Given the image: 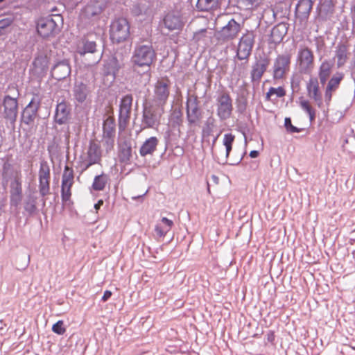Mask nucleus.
Instances as JSON below:
<instances>
[{"label": "nucleus", "instance_id": "cd10ccee", "mask_svg": "<svg viewBox=\"0 0 355 355\" xmlns=\"http://www.w3.org/2000/svg\"><path fill=\"white\" fill-rule=\"evenodd\" d=\"M287 33V28L284 24H279L275 26L271 31L268 39L270 44H279Z\"/></svg>", "mask_w": 355, "mask_h": 355}, {"label": "nucleus", "instance_id": "09e8293b", "mask_svg": "<svg viewBox=\"0 0 355 355\" xmlns=\"http://www.w3.org/2000/svg\"><path fill=\"white\" fill-rule=\"evenodd\" d=\"M214 120L213 119H209L205 124V126L204 127L202 130V134L204 136H209L211 135L213 128L214 127Z\"/></svg>", "mask_w": 355, "mask_h": 355}, {"label": "nucleus", "instance_id": "9d476101", "mask_svg": "<svg viewBox=\"0 0 355 355\" xmlns=\"http://www.w3.org/2000/svg\"><path fill=\"white\" fill-rule=\"evenodd\" d=\"M241 30V24L234 19H231L225 26L216 33L215 37L218 40V43L223 44L225 42L236 38Z\"/></svg>", "mask_w": 355, "mask_h": 355}, {"label": "nucleus", "instance_id": "aec40b11", "mask_svg": "<svg viewBox=\"0 0 355 355\" xmlns=\"http://www.w3.org/2000/svg\"><path fill=\"white\" fill-rule=\"evenodd\" d=\"M51 76L58 80H62L69 76L71 67L67 60H63L54 64L51 71Z\"/></svg>", "mask_w": 355, "mask_h": 355}, {"label": "nucleus", "instance_id": "13d9d810", "mask_svg": "<svg viewBox=\"0 0 355 355\" xmlns=\"http://www.w3.org/2000/svg\"><path fill=\"white\" fill-rule=\"evenodd\" d=\"M315 46L318 51H320L324 46V42L319 37H315Z\"/></svg>", "mask_w": 355, "mask_h": 355}, {"label": "nucleus", "instance_id": "c9c22d12", "mask_svg": "<svg viewBox=\"0 0 355 355\" xmlns=\"http://www.w3.org/2000/svg\"><path fill=\"white\" fill-rule=\"evenodd\" d=\"M344 151L352 157H355V135H349L343 144Z\"/></svg>", "mask_w": 355, "mask_h": 355}, {"label": "nucleus", "instance_id": "a211bd4d", "mask_svg": "<svg viewBox=\"0 0 355 355\" xmlns=\"http://www.w3.org/2000/svg\"><path fill=\"white\" fill-rule=\"evenodd\" d=\"M320 80L318 78L311 77L306 83V91L309 97L314 100L318 107L322 105V93L320 90Z\"/></svg>", "mask_w": 355, "mask_h": 355}, {"label": "nucleus", "instance_id": "7ed1b4c3", "mask_svg": "<svg viewBox=\"0 0 355 355\" xmlns=\"http://www.w3.org/2000/svg\"><path fill=\"white\" fill-rule=\"evenodd\" d=\"M164 113V107L155 104L145 105L142 112L141 129H157L161 123V119Z\"/></svg>", "mask_w": 355, "mask_h": 355}, {"label": "nucleus", "instance_id": "338daca9", "mask_svg": "<svg viewBox=\"0 0 355 355\" xmlns=\"http://www.w3.org/2000/svg\"><path fill=\"white\" fill-rule=\"evenodd\" d=\"M225 146L226 148V157H228V156L232 150V146Z\"/></svg>", "mask_w": 355, "mask_h": 355}, {"label": "nucleus", "instance_id": "423d86ee", "mask_svg": "<svg viewBox=\"0 0 355 355\" xmlns=\"http://www.w3.org/2000/svg\"><path fill=\"white\" fill-rule=\"evenodd\" d=\"M130 36V24L123 17L115 19L112 21L110 28V40L114 43L125 41Z\"/></svg>", "mask_w": 355, "mask_h": 355}, {"label": "nucleus", "instance_id": "f704fd0d", "mask_svg": "<svg viewBox=\"0 0 355 355\" xmlns=\"http://www.w3.org/2000/svg\"><path fill=\"white\" fill-rule=\"evenodd\" d=\"M96 51V44L95 42L85 40L83 42V46L78 47L77 53L83 56L86 53H94Z\"/></svg>", "mask_w": 355, "mask_h": 355}, {"label": "nucleus", "instance_id": "bf43d9fd", "mask_svg": "<svg viewBox=\"0 0 355 355\" xmlns=\"http://www.w3.org/2000/svg\"><path fill=\"white\" fill-rule=\"evenodd\" d=\"M266 339L268 343H273L275 339V336L273 331L270 330L267 332Z\"/></svg>", "mask_w": 355, "mask_h": 355}, {"label": "nucleus", "instance_id": "a19ab883", "mask_svg": "<svg viewBox=\"0 0 355 355\" xmlns=\"http://www.w3.org/2000/svg\"><path fill=\"white\" fill-rule=\"evenodd\" d=\"M50 181L51 180L38 179V191L44 198L51 193Z\"/></svg>", "mask_w": 355, "mask_h": 355}, {"label": "nucleus", "instance_id": "774afa93", "mask_svg": "<svg viewBox=\"0 0 355 355\" xmlns=\"http://www.w3.org/2000/svg\"><path fill=\"white\" fill-rule=\"evenodd\" d=\"M206 33V30L203 29L202 30L200 33H196L195 34V37L197 38L198 40L199 39L198 36L201 34H204Z\"/></svg>", "mask_w": 355, "mask_h": 355}, {"label": "nucleus", "instance_id": "3c124183", "mask_svg": "<svg viewBox=\"0 0 355 355\" xmlns=\"http://www.w3.org/2000/svg\"><path fill=\"white\" fill-rule=\"evenodd\" d=\"M71 189L61 187V199L63 203L67 204L70 201L71 196Z\"/></svg>", "mask_w": 355, "mask_h": 355}, {"label": "nucleus", "instance_id": "f03ea898", "mask_svg": "<svg viewBox=\"0 0 355 355\" xmlns=\"http://www.w3.org/2000/svg\"><path fill=\"white\" fill-rule=\"evenodd\" d=\"M171 82L168 77L159 78L153 85L152 102L164 107L171 94Z\"/></svg>", "mask_w": 355, "mask_h": 355}, {"label": "nucleus", "instance_id": "9b49d317", "mask_svg": "<svg viewBox=\"0 0 355 355\" xmlns=\"http://www.w3.org/2000/svg\"><path fill=\"white\" fill-rule=\"evenodd\" d=\"M36 28L37 33L43 38L54 37L59 31L58 25L52 16L39 19Z\"/></svg>", "mask_w": 355, "mask_h": 355}, {"label": "nucleus", "instance_id": "6e6552de", "mask_svg": "<svg viewBox=\"0 0 355 355\" xmlns=\"http://www.w3.org/2000/svg\"><path fill=\"white\" fill-rule=\"evenodd\" d=\"M199 101L196 94L188 93L186 102L187 120L189 125H197L202 117Z\"/></svg>", "mask_w": 355, "mask_h": 355}, {"label": "nucleus", "instance_id": "0e129e2a", "mask_svg": "<svg viewBox=\"0 0 355 355\" xmlns=\"http://www.w3.org/2000/svg\"><path fill=\"white\" fill-rule=\"evenodd\" d=\"M259 151L257 150H252L250 153V156L252 157V158H256L259 156Z\"/></svg>", "mask_w": 355, "mask_h": 355}, {"label": "nucleus", "instance_id": "680f3d73", "mask_svg": "<svg viewBox=\"0 0 355 355\" xmlns=\"http://www.w3.org/2000/svg\"><path fill=\"white\" fill-rule=\"evenodd\" d=\"M300 79L296 78H295V77H293V78H291V85H292V87H298V86H299V85H300Z\"/></svg>", "mask_w": 355, "mask_h": 355}, {"label": "nucleus", "instance_id": "f257e3e1", "mask_svg": "<svg viewBox=\"0 0 355 355\" xmlns=\"http://www.w3.org/2000/svg\"><path fill=\"white\" fill-rule=\"evenodd\" d=\"M156 59V53L150 43L137 44L130 59L134 66L139 67H150Z\"/></svg>", "mask_w": 355, "mask_h": 355}, {"label": "nucleus", "instance_id": "79ce46f5", "mask_svg": "<svg viewBox=\"0 0 355 355\" xmlns=\"http://www.w3.org/2000/svg\"><path fill=\"white\" fill-rule=\"evenodd\" d=\"M182 121V112L180 109L173 110L170 116V122L173 127H180Z\"/></svg>", "mask_w": 355, "mask_h": 355}, {"label": "nucleus", "instance_id": "473e14b6", "mask_svg": "<svg viewBox=\"0 0 355 355\" xmlns=\"http://www.w3.org/2000/svg\"><path fill=\"white\" fill-rule=\"evenodd\" d=\"M115 121L112 117H107L103 122V136L106 137H115Z\"/></svg>", "mask_w": 355, "mask_h": 355}, {"label": "nucleus", "instance_id": "0eeeda50", "mask_svg": "<svg viewBox=\"0 0 355 355\" xmlns=\"http://www.w3.org/2000/svg\"><path fill=\"white\" fill-rule=\"evenodd\" d=\"M292 55L284 53L278 55L272 65V78L275 80L284 79L290 70Z\"/></svg>", "mask_w": 355, "mask_h": 355}, {"label": "nucleus", "instance_id": "f3484780", "mask_svg": "<svg viewBox=\"0 0 355 355\" xmlns=\"http://www.w3.org/2000/svg\"><path fill=\"white\" fill-rule=\"evenodd\" d=\"M91 92L89 85L83 81H76L72 89L74 100L80 104L86 101Z\"/></svg>", "mask_w": 355, "mask_h": 355}, {"label": "nucleus", "instance_id": "4be33fe9", "mask_svg": "<svg viewBox=\"0 0 355 355\" xmlns=\"http://www.w3.org/2000/svg\"><path fill=\"white\" fill-rule=\"evenodd\" d=\"M164 26L169 31L181 30L184 26V22L181 15L176 12H168L164 18Z\"/></svg>", "mask_w": 355, "mask_h": 355}, {"label": "nucleus", "instance_id": "5fc2aeb1", "mask_svg": "<svg viewBox=\"0 0 355 355\" xmlns=\"http://www.w3.org/2000/svg\"><path fill=\"white\" fill-rule=\"evenodd\" d=\"M235 136L231 133L225 134L223 137L224 146H232Z\"/></svg>", "mask_w": 355, "mask_h": 355}, {"label": "nucleus", "instance_id": "dca6fc26", "mask_svg": "<svg viewBox=\"0 0 355 355\" xmlns=\"http://www.w3.org/2000/svg\"><path fill=\"white\" fill-rule=\"evenodd\" d=\"M49 57L45 53H40L33 62V72L37 76H44L49 70Z\"/></svg>", "mask_w": 355, "mask_h": 355}, {"label": "nucleus", "instance_id": "e433bc0d", "mask_svg": "<svg viewBox=\"0 0 355 355\" xmlns=\"http://www.w3.org/2000/svg\"><path fill=\"white\" fill-rule=\"evenodd\" d=\"M38 179L51 180V169L48 162L42 159L40 162V168L38 171Z\"/></svg>", "mask_w": 355, "mask_h": 355}, {"label": "nucleus", "instance_id": "4468645a", "mask_svg": "<svg viewBox=\"0 0 355 355\" xmlns=\"http://www.w3.org/2000/svg\"><path fill=\"white\" fill-rule=\"evenodd\" d=\"M3 116L4 118L14 125L16 122L18 114L17 98L6 95L3 100Z\"/></svg>", "mask_w": 355, "mask_h": 355}, {"label": "nucleus", "instance_id": "72a5a7b5", "mask_svg": "<svg viewBox=\"0 0 355 355\" xmlns=\"http://www.w3.org/2000/svg\"><path fill=\"white\" fill-rule=\"evenodd\" d=\"M108 180V175L103 173L101 175H96L92 184V188L96 191H103L105 189Z\"/></svg>", "mask_w": 355, "mask_h": 355}, {"label": "nucleus", "instance_id": "ea45409f", "mask_svg": "<svg viewBox=\"0 0 355 355\" xmlns=\"http://www.w3.org/2000/svg\"><path fill=\"white\" fill-rule=\"evenodd\" d=\"M299 103L300 107L309 114L310 121H313L315 118V112L311 107L309 101L303 98H300Z\"/></svg>", "mask_w": 355, "mask_h": 355}, {"label": "nucleus", "instance_id": "a18cd8bd", "mask_svg": "<svg viewBox=\"0 0 355 355\" xmlns=\"http://www.w3.org/2000/svg\"><path fill=\"white\" fill-rule=\"evenodd\" d=\"M248 106V100L245 97H241L236 100V107L238 113L245 114Z\"/></svg>", "mask_w": 355, "mask_h": 355}, {"label": "nucleus", "instance_id": "393cba45", "mask_svg": "<svg viewBox=\"0 0 355 355\" xmlns=\"http://www.w3.org/2000/svg\"><path fill=\"white\" fill-rule=\"evenodd\" d=\"M121 66L122 63L117 57L112 55L105 60V63L103 64L104 73L106 76L113 75L115 76Z\"/></svg>", "mask_w": 355, "mask_h": 355}, {"label": "nucleus", "instance_id": "58836bf2", "mask_svg": "<svg viewBox=\"0 0 355 355\" xmlns=\"http://www.w3.org/2000/svg\"><path fill=\"white\" fill-rule=\"evenodd\" d=\"M218 6V0H198L196 7L201 11H208Z\"/></svg>", "mask_w": 355, "mask_h": 355}, {"label": "nucleus", "instance_id": "603ef678", "mask_svg": "<svg viewBox=\"0 0 355 355\" xmlns=\"http://www.w3.org/2000/svg\"><path fill=\"white\" fill-rule=\"evenodd\" d=\"M284 125L286 130L291 133L299 132L300 129L292 125L291 119L286 117L284 121Z\"/></svg>", "mask_w": 355, "mask_h": 355}, {"label": "nucleus", "instance_id": "69168bd1", "mask_svg": "<svg viewBox=\"0 0 355 355\" xmlns=\"http://www.w3.org/2000/svg\"><path fill=\"white\" fill-rule=\"evenodd\" d=\"M103 201L102 200H99L97 203L94 205V208L96 210L100 209L101 206L103 205Z\"/></svg>", "mask_w": 355, "mask_h": 355}, {"label": "nucleus", "instance_id": "20e7f679", "mask_svg": "<svg viewBox=\"0 0 355 355\" xmlns=\"http://www.w3.org/2000/svg\"><path fill=\"white\" fill-rule=\"evenodd\" d=\"M315 56L306 46H300L296 56V66L301 74L310 75L314 69Z\"/></svg>", "mask_w": 355, "mask_h": 355}, {"label": "nucleus", "instance_id": "b1692460", "mask_svg": "<svg viewBox=\"0 0 355 355\" xmlns=\"http://www.w3.org/2000/svg\"><path fill=\"white\" fill-rule=\"evenodd\" d=\"M119 159L121 163L130 164L132 157V148L130 141L125 140L119 146Z\"/></svg>", "mask_w": 355, "mask_h": 355}, {"label": "nucleus", "instance_id": "f8f14e48", "mask_svg": "<svg viewBox=\"0 0 355 355\" xmlns=\"http://www.w3.org/2000/svg\"><path fill=\"white\" fill-rule=\"evenodd\" d=\"M40 104L41 98L40 96L37 94L33 95L31 101L22 112L21 116V122L28 125H32L37 116V112L40 109Z\"/></svg>", "mask_w": 355, "mask_h": 355}, {"label": "nucleus", "instance_id": "6e6d98bb", "mask_svg": "<svg viewBox=\"0 0 355 355\" xmlns=\"http://www.w3.org/2000/svg\"><path fill=\"white\" fill-rule=\"evenodd\" d=\"M94 164L92 163L90 161L87 160V158L82 160L80 163V167L81 168V172H84L87 170L91 166Z\"/></svg>", "mask_w": 355, "mask_h": 355}, {"label": "nucleus", "instance_id": "2f4dec72", "mask_svg": "<svg viewBox=\"0 0 355 355\" xmlns=\"http://www.w3.org/2000/svg\"><path fill=\"white\" fill-rule=\"evenodd\" d=\"M24 209L28 216H33L37 211V198L33 195L28 196L24 202Z\"/></svg>", "mask_w": 355, "mask_h": 355}, {"label": "nucleus", "instance_id": "bb28decb", "mask_svg": "<svg viewBox=\"0 0 355 355\" xmlns=\"http://www.w3.org/2000/svg\"><path fill=\"white\" fill-rule=\"evenodd\" d=\"M159 140L156 137H150L146 139L139 148V154L141 157L152 155L156 150Z\"/></svg>", "mask_w": 355, "mask_h": 355}, {"label": "nucleus", "instance_id": "c03bdc74", "mask_svg": "<svg viewBox=\"0 0 355 355\" xmlns=\"http://www.w3.org/2000/svg\"><path fill=\"white\" fill-rule=\"evenodd\" d=\"M10 194L22 195L21 182L15 179L10 183Z\"/></svg>", "mask_w": 355, "mask_h": 355}, {"label": "nucleus", "instance_id": "5701e85b", "mask_svg": "<svg viewBox=\"0 0 355 355\" xmlns=\"http://www.w3.org/2000/svg\"><path fill=\"white\" fill-rule=\"evenodd\" d=\"M334 68V64L329 60H323L318 67V76L320 83L324 86L330 78Z\"/></svg>", "mask_w": 355, "mask_h": 355}, {"label": "nucleus", "instance_id": "7c9ffc66", "mask_svg": "<svg viewBox=\"0 0 355 355\" xmlns=\"http://www.w3.org/2000/svg\"><path fill=\"white\" fill-rule=\"evenodd\" d=\"M313 7L311 0H300L295 7L296 15L301 19L309 17Z\"/></svg>", "mask_w": 355, "mask_h": 355}, {"label": "nucleus", "instance_id": "1a4fd4ad", "mask_svg": "<svg viewBox=\"0 0 355 355\" xmlns=\"http://www.w3.org/2000/svg\"><path fill=\"white\" fill-rule=\"evenodd\" d=\"M216 107V114L220 121H225L231 116L233 105L228 92H223L217 96Z\"/></svg>", "mask_w": 355, "mask_h": 355}, {"label": "nucleus", "instance_id": "c756f323", "mask_svg": "<svg viewBox=\"0 0 355 355\" xmlns=\"http://www.w3.org/2000/svg\"><path fill=\"white\" fill-rule=\"evenodd\" d=\"M173 225V220H169L166 217H162L155 227L156 235L159 238L164 237L171 230Z\"/></svg>", "mask_w": 355, "mask_h": 355}, {"label": "nucleus", "instance_id": "2eb2a0df", "mask_svg": "<svg viewBox=\"0 0 355 355\" xmlns=\"http://www.w3.org/2000/svg\"><path fill=\"white\" fill-rule=\"evenodd\" d=\"M344 77V73L337 71L328 80L324 92V101L327 105L331 102L333 93L339 88Z\"/></svg>", "mask_w": 355, "mask_h": 355}, {"label": "nucleus", "instance_id": "c85d7f7f", "mask_svg": "<svg viewBox=\"0 0 355 355\" xmlns=\"http://www.w3.org/2000/svg\"><path fill=\"white\" fill-rule=\"evenodd\" d=\"M101 149L99 144L94 141H90L87 151V160L92 163L96 164H98L101 160Z\"/></svg>", "mask_w": 355, "mask_h": 355}, {"label": "nucleus", "instance_id": "e2e57ef3", "mask_svg": "<svg viewBox=\"0 0 355 355\" xmlns=\"http://www.w3.org/2000/svg\"><path fill=\"white\" fill-rule=\"evenodd\" d=\"M74 182H62L61 187L69 188L71 189Z\"/></svg>", "mask_w": 355, "mask_h": 355}, {"label": "nucleus", "instance_id": "39448f33", "mask_svg": "<svg viewBox=\"0 0 355 355\" xmlns=\"http://www.w3.org/2000/svg\"><path fill=\"white\" fill-rule=\"evenodd\" d=\"M255 33L253 31H246L239 39L235 58L248 62L255 43Z\"/></svg>", "mask_w": 355, "mask_h": 355}, {"label": "nucleus", "instance_id": "6ab92c4d", "mask_svg": "<svg viewBox=\"0 0 355 355\" xmlns=\"http://www.w3.org/2000/svg\"><path fill=\"white\" fill-rule=\"evenodd\" d=\"M133 98L131 94L123 96L119 104V122L126 123L130 118Z\"/></svg>", "mask_w": 355, "mask_h": 355}, {"label": "nucleus", "instance_id": "864d4df0", "mask_svg": "<svg viewBox=\"0 0 355 355\" xmlns=\"http://www.w3.org/2000/svg\"><path fill=\"white\" fill-rule=\"evenodd\" d=\"M22 195L10 194V203L11 207H17L21 203Z\"/></svg>", "mask_w": 355, "mask_h": 355}, {"label": "nucleus", "instance_id": "37998d69", "mask_svg": "<svg viewBox=\"0 0 355 355\" xmlns=\"http://www.w3.org/2000/svg\"><path fill=\"white\" fill-rule=\"evenodd\" d=\"M62 182H74V173L72 168L67 165L64 166L62 175Z\"/></svg>", "mask_w": 355, "mask_h": 355}, {"label": "nucleus", "instance_id": "8fccbe9b", "mask_svg": "<svg viewBox=\"0 0 355 355\" xmlns=\"http://www.w3.org/2000/svg\"><path fill=\"white\" fill-rule=\"evenodd\" d=\"M115 137H106L103 136V146L107 152L112 150L114 148Z\"/></svg>", "mask_w": 355, "mask_h": 355}, {"label": "nucleus", "instance_id": "de8ad7c7", "mask_svg": "<svg viewBox=\"0 0 355 355\" xmlns=\"http://www.w3.org/2000/svg\"><path fill=\"white\" fill-rule=\"evenodd\" d=\"M52 331L58 335H63L66 332L63 320H58L52 327Z\"/></svg>", "mask_w": 355, "mask_h": 355}, {"label": "nucleus", "instance_id": "ddd939ff", "mask_svg": "<svg viewBox=\"0 0 355 355\" xmlns=\"http://www.w3.org/2000/svg\"><path fill=\"white\" fill-rule=\"evenodd\" d=\"M270 64V60L266 56L256 58L251 67L250 80L252 83L259 84L262 76Z\"/></svg>", "mask_w": 355, "mask_h": 355}, {"label": "nucleus", "instance_id": "412c9836", "mask_svg": "<svg viewBox=\"0 0 355 355\" xmlns=\"http://www.w3.org/2000/svg\"><path fill=\"white\" fill-rule=\"evenodd\" d=\"M70 112L69 105L64 101L58 103L53 117L54 121L59 125L67 123L70 119Z\"/></svg>", "mask_w": 355, "mask_h": 355}, {"label": "nucleus", "instance_id": "49530a36", "mask_svg": "<svg viewBox=\"0 0 355 355\" xmlns=\"http://www.w3.org/2000/svg\"><path fill=\"white\" fill-rule=\"evenodd\" d=\"M239 4L245 10H251L259 5V0H239Z\"/></svg>", "mask_w": 355, "mask_h": 355}, {"label": "nucleus", "instance_id": "052dcab7", "mask_svg": "<svg viewBox=\"0 0 355 355\" xmlns=\"http://www.w3.org/2000/svg\"><path fill=\"white\" fill-rule=\"evenodd\" d=\"M112 292H111L110 291H108V290L105 291L104 292V293H103V297H102V298H101V300H102L103 302H106V301H107V300L110 298V297L112 296Z\"/></svg>", "mask_w": 355, "mask_h": 355}, {"label": "nucleus", "instance_id": "4d7b16f0", "mask_svg": "<svg viewBox=\"0 0 355 355\" xmlns=\"http://www.w3.org/2000/svg\"><path fill=\"white\" fill-rule=\"evenodd\" d=\"M12 23V21L8 18H5L0 20V34L2 33V31L6 28L8 27Z\"/></svg>", "mask_w": 355, "mask_h": 355}, {"label": "nucleus", "instance_id": "4c0bfd02", "mask_svg": "<svg viewBox=\"0 0 355 355\" xmlns=\"http://www.w3.org/2000/svg\"><path fill=\"white\" fill-rule=\"evenodd\" d=\"M274 95H275L277 98H282L286 96V90L282 86L277 88L271 87L266 94L265 100L266 101H272V96Z\"/></svg>", "mask_w": 355, "mask_h": 355}, {"label": "nucleus", "instance_id": "a878e982", "mask_svg": "<svg viewBox=\"0 0 355 355\" xmlns=\"http://www.w3.org/2000/svg\"><path fill=\"white\" fill-rule=\"evenodd\" d=\"M348 46L344 43H338L336 47L335 58L337 60L338 68L343 67L347 62L349 57Z\"/></svg>", "mask_w": 355, "mask_h": 355}]
</instances>
